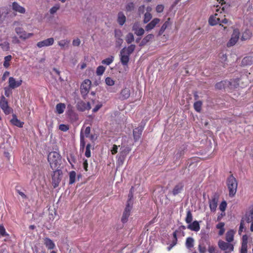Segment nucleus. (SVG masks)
<instances>
[{"instance_id": "obj_24", "label": "nucleus", "mask_w": 253, "mask_h": 253, "mask_svg": "<svg viewBox=\"0 0 253 253\" xmlns=\"http://www.w3.org/2000/svg\"><path fill=\"white\" fill-rule=\"evenodd\" d=\"M235 232L233 230H230L226 233V240L229 243L233 241Z\"/></svg>"}, {"instance_id": "obj_36", "label": "nucleus", "mask_w": 253, "mask_h": 253, "mask_svg": "<svg viewBox=\"0 0 253 253\" xmlns=\"http://www.w3.org/2000/svg\"><path fill=\"white\" fill-rule=\"evenodd\" d=\"M76 173L74 171H71L69 173V184H72L75 182Z\"/></svg>"}, {"instance_id": "obj_6", "label": "nucleus", "mask_w": 253, "mask_h": 253, "mask_svg": "<svg viewBox=\"0 0 253 253\" xmlns=\"http://www.w3.org/2000/svg\"><path fill=\"white\" fill-rule=\"evenodd\" d=\"M131 151V148L128 146H122L120 148V152L118 158V163L120 165H122L126 159L127 154Z\"/></svg>"}, {"instance_id": "obj_13", "label": "nucleus", "mask_w": 253, "mask_h": 253, "mask_svg": "<svg viewBox=\"0 0 253 253\" xmlns=\"http://www.w3.org/2000/svg\"><path fill=\"white\" fill-rule=\"evenodd\" d=\"M54 39L53 38H49L38 42L37 44V45L39 48H42L43 47L52 45L54 43Z\"/></svg>"}, {"instance_id": "obj_15", "label": "nucleus", "mask_w": 253, "mask_h": 253, "mask_svg": "<svg viewBox=\"0 0 253 253\" xmlns=\"http://www.w3.org/2000/svg\"><path fill=\"white\" fill-rule=\"evenodd\" d=\"M132 30L137 36H141L144 33V30L140 27L139 23H135L132 26Z\"/></svg>"}, {"instance_id": "obj_44", "label": "nucleus", "mask_w": 253, "mask_h": 253, "mask_svg": "<svg viewBox=\"0 0 253 253\" xmlns=\"http://www.w3.org/2000/svg\"><path fill=\"white\" fill-rule=\"evenodd\" d=\"M59 8L60 5L59 4H56L50 9L49 12L51 14H54L59 9Z\"/></svg>"}, {"instance_id": "obj_58", "label": "nucleus", "mask_w": 253, "mask_h": 253, "mask_svg": "<svg viewBox=\"0 0 253 253\" xmlns=\"http://www.w3.org/2000/svg\"><path fill=\"white\" fill-rule=\"evenodd\" d=\"M56 174V172L54 173V176L52 177V184L54 188L56 187L59 184V180L58 179L57 180H55V175Z\"/></svg>"}, {"instance_id": "obj_7", "label": "nucleus", "mask_w": 253, "mask_h": 253, "mask_svg": "<svg viewBox=\"0 0 253 253\" xmlns=\"http://www.w3.org/2000/svg\"><path fill=\"white\" fill-rule=\"evenodd\" d=\"M219 248L225 253H229L234 250L233 245L227 242H225L222 240H219L218 242Z\"/></svg>"}, {"instance_id": "obj_33", "label": "nucleus", "mask_w": 253, "mask_h": 253, "mask_svg": "<svg viewBox=\"0 0 253 253\" xmlns=\"http://www.w3.org/2000/svg\"><path fill=\"white\" fill-rule=\"evenodd\" d=\"M12 59V56L10 55L6 56L4 58V62L3 65L4 68H7L10 66V62Z\"/></svg>"}, {"instance_id": "obj_63", "label": "nucleus", "mask_w": 253, "mask_h": 253, "mask_svg": "<svg viewBox=\"0 0 253 253\" xmlns=\"http://www.w3.org/2000/svg\"><path fill=\"white\" fill-rule=\"evenodd\" d=\"M215 247L213 246H210L209 245L208 247V252L209 253H215Z\"/></svg>"}, {"instance_id": "obj_43", "label": "nucleus", "mask_w": 253, "mask_h": 253, "mask_svg": "<svg viewBox=\"0 0 253 253\" xmlns=\"http://www.w3.org/2000/svg\"><path fill=\"white\" fill-rule=\"evenodd\" d=\"M192 220H193L192 214L191 211H187L185 221H186V223L189 224V223H190L191 222H192Z\"/></svg>"}, {"instance_id": "obj_16", "label": "nucleus", "mask_w": 253, "mask_h": 253, "mask_svg": "<svg viewBox=\"0 0 253 253\" xmlns=\"http://www.w3.org/2000/svg\"><path fill=\"white\" fill-rule=\"evenodd\" d=\"M12 9L17 12L24 14L26 12L25 8L19 5L17 2H13L12 3Z\"/></svg>"}, {"instance_id": "obj_40", "label": "nucleus", "mask_w": 253, "mask_h": 253, "mask_svg": "<svg viewBox=\"0 0 253 253\" xmlns=\"http://www.w3.org/2000/svg\"><path fill=\"white\" fill-rule=\"evenodd\" d=\"M114 61V57L113 56H111L108 58H107L104 60H103L101 63L103 64H105L107 65H109L111 64Z\"/></svg>"}, {"instance_id": "obj_39", "label": "nucleus", "mask_w": 253, "mask_h": 253, "mask_svg": "<svg viewBox=\"0 0 253 253\" xmlns=\"http://www.w3.org/2000/svg\"><path fill=\"white\" fill-rule=\"evenodd\" d=\"M115 36L118 40V42L121 43L123 40L121 38L122 36V33L121 30H116L115 31Z\"/></svg>"}, {"instance_id": "obj_42", "label": "nucleus", "mask_w": 253, "mask_h": 253, "mask_svg": "<svg viewBox=\"0 0 253 253\" xmlns=\"http://www.w3.org/2000/svg\"><path fill=\"white\" fill-rule=\"evenodd\" d=\"M252 57L250 56L245 57L242 60V64L245 65H250L252 64Z\"/></svg>"}, {"instance_id": "obj_4", "label": "nucleus", "mask_w": 253, "mask_h": 253, "mask_svg": "<svg viewBox=\"0 0 253 253\" xmlns=\"http://www.w3.org/2000/svg\"><path fill=\"white\" fill-rule=\"evenodd\" d=\"M132 187L130 189V193L128 195V200L127 201V205L125 209V211L123 212V216L122 217V221L123 223L126 222L127 220L128 217H129L130 213V211L132 208V198L133 197L132 192Z\"/></svg>"}, {"instance_id": "obj_27", "label": "nucleus", "mask_w": 253, "mask_h": 253, "mask_svg": "<svg viewBox=\"0 0 253 253\" xmlns=\"http://www.w3.org/2000/svg\"><path fill=\"white\" fill-rule=\"evenodd\" d=\"M224 226H225V224L224 222H220L218 223L216 225V228L219 230V231L218 232V235L219 236H221L224 234V233L225 232Z\"/></svg>"}, {"instance_id": "obj_37", "label": "nucleus", "mask_w": 253, "mask_h": 253, "mask_svg": "<svg viewBox=\"0 0 253 253\" xmlns=\"http://www.w3.org/2000/svg\"><path fill=\"white\" fill-rule=\"evenodd\" d=\"M152 18V15L149 12H146L144 14L143 22L144 24L149 22Z\"/></svg>"}, {"instance_id": "obj_32", "label": "nucleus", "mask_w": 253, "mask_h": 253, "mask_svg": "<svg viewBox=\"0 0 253 253\" xmlns=\"http://www.w3.org/2000/svg\"><path fill=\"white\" fill-rule=\"evenodd\" d=\"M194 239L192 237H188L186 241V247L188 249H191L194 246Z\"/></svg>"}, {"instance_id": "obj_14", "label": "nucleus", "mask_w": 253, "mask_h": 253, "mask_svg": "<svg viewBox=\"0 0 253 253\" xmlns=\"http://www.w3.org/2000/svg\"><path fill=\"white\" fill-rule=\"evenodd\" d=\"M160 19L158 18H154L151 22L146 25L145 27V30L148 32L152 30L160 23Z\"/></svg>"}, {"instance_id": "obj_55", "label": "nucleus", "mask_w": 253, "mask_h": 253, "mask_svg": "<svg viewBox=\"0 0 253 253\" xmlns=\"http://www.w3.org/2000/svg\"><path fill=\"white\" fill-rule=\"evenodd\" d=\"M83 109H82V111L85 110H88L91 109V106L89 102H87L86 103H83Z\"/></svg>"}, {"instance_id": "obj_56", "label": "nucleus", "mask_w": 253, "mask_h": 253, "mask_svg": "<svg viewBox=\"0 0 253 253\" xmlns=\"http://www.w3.org/2000/svg\"><path fill=\"white\" fill-rule=\"evenodd\" d=\"M183 155V151H178L174 155V158L176 160L179 159L181 156Z\"/></svg>"}, {"instance_id": "obj_2", "label": "nucleus", "mask_w": 253, "mask_h": 253, "mask_svg": "<svg viewBox=\"0 0 253 253\" xmlns=\"http://www.w3.org/2000/svg\"><path fill=\"white\" fill-rule=\"evenodd\" d=\"M60 161L61 156L59 153L53 151L49 153L48 155V162L53 170H55L58 168Z\"/></svg>"}, {"instance_id": "obj_29", "label": "nucleus", "mask_w": 253, "mask_h": 253, "mask_svg": "<svg viewBox=\"0 0 253 253\" xmlns=\"http://www.w3.org/2000/svg\"><path fill=\"white\" fill-rule=\"evenodd\" d=\"M181 229L180 228H179L178 230H176L173 233V240L171 243V248L173 247L176 244L177 241V235L178 233H181Z\"/></svg>"}, {"instance_id": "obj_35", "label": "nucleus", "mask_w": 253, "mask_h": 253, "mask_svg": "<svg viewBox=\"0 0 253 253\" xmlns=\"http://www.w3.org/2000/svg\"><path fill=\"white\" fill-rule=\"evenodd\" d=\"M210 208L211 211H214L217 207V201L215 199H213L210 201Z\"/></svg>"}, {"instance_id": "obj_28", "label": "nucleus", "mask_w": 253, "mask_h": 253, "mask_svg": "<svg viewBox=\"0 0 253 253\" xmlns=\"http://www.w3.org/2000/svg\"><path fill=\"white\" fill-rule=\"evenodd\" d=\"M126 18L125 15L122 12H120L118 13V22L120 25H123L125 23Z\"/></svg>"}, {"instance_id": "obj_22", "label": "nucleus", "mask_w": 253, "mask_h": 253, "mask_svg": "<svg viewBox=\"0 0 253 253\" xmlns=\"http://www.w3.org/2000/svg\"><path fill=\"white\" fill-rule=\"evenodd\" d=\"M0 46L4 51L8 50L9 49V43L7 40H4L0 37Z\"/></svg>"}, {"instance_id": "obj_30", "label": "nucleus", "mask_w": 253, "mask_h": 253, "mask_svg": "<svg viewBox=\"0 0 253 253\" xmlns=\"http://www.w3.org/2000/svg\"><path fill=\"white\" fill-rule=\"evenodd\" d=\"M252 35V32L249 30H246L243 33L241 40L245 41L249 39Z\"/></svg>"}, {"instance_id": "obj_54", "label": "nucleus", "mask_w": 253, "mask_h": 253, "mask_svg": "<svg viewBox=\"0 0 253 253\" xmlns=\"http://www.w3.org/2000/svg\"><path fill=\"white\" fill-rule=\"evenodd\" d=\"M247 244L242 243L241 250V253H247Z\"/></svg>"}, {"instance_id": "obj_61", "label": "nucleus", "mask_w": 253, "mask_h": 253, "mask_svg": "<svg viewBox=\"0 0 253 253\" xmlns=\"http://www.w3.org/2000/svg\"><path fill=\"white\" fill-rule=\"evenodd\" d=\"M81 41L79 39L77 38L73 41V45L74 46H79L80 44Z\"/></svg>"}, {"instance_id": "obj_5", "label": "nucleus", "mask_w": 253, "mask_h": 253, "mask_svg": "<svg viewBox=\"0 0 253 253\" xmlns=\"http://www.w3.org/2000/svg\"><path fill=\"white\" fill-rule=\"evenodd\" d=\"M222 11H224V7H223L221 9L219 8L216 9V12L214 15L210 16L209 18V22L210 25L214 26L220 23V19L222 16Z\"/></svg>"}, {"instance_id": "obj_45", "label": "nucleus", "mask_w": 253, "mask_h": 253, "mask_svg": "<svg viewBox=\"0 0 253 253\" xmlns=\"http://www.w3.org/2000/svg\"><path fill=\"white\" fill-rule=\"evenodd\" d=\"M126 41L127 43H130L134 41V36L132 33H128L126 38Z\"/></svg>"}, {"instance_id": "obj_50", "label": "nucleus", "mask_w": 253, "mask_h": 253, "mask_svg": "<svg viewBox=\"0 0 253 253\" xmlns=\"http://www.w3.org/2000/svg\"><path fill=\"white\" fill-rule=\"evenodd\" d=\"M80 146H81V150H84V147H85V141L84 139V136L82 134V133H81V139H80Z\"/></svg>"}, {"instance_id": "obj_46", "label": "nucleus", "mask_w": 253, "mask_h": 253, "mask_svg": "<svg viewBox=\"0 0 253 253\" xmlns=\"http://www.w3.org/2000/svg\"><path fill=\"white\" fill-rule=\"evenodd\" d=\"M202 102L198 101L196 102L194 104V109L198 112H200L202 107Z\"/></svg>"}, {"instance_id": "obj_60", "label": "nucleus", "mask_w": 253, "mask_h": 253, "mask_svg": "<svg viewBox=\"0 0 253 253\" xmlns=\"http://www.w3.org/2000/svg\"><path fill=\"white\" fill-rule=\"evenodd\" d=\"M118 146L116 145H114L111 150V153L113 155L116 154L118 152Z\"/></svg>"}, {"instance_id": "obj_25", "label": "nucleus", "mask_w": 253, "mask_h": 253, "mask_svg": "<svg viewBox=\"0 0 253 253\" xmlns=\"http://www.w3.org/2000/svg\"><path fill=\"white\" fill-rule=\"evenodd\" d=\"M70 42V40L67 39L62 40L58 42V44L62 49H65L69 47Z\"/></svg>"}, {"instance_id": "obj_62", "label": "nucleus", "mask_w": 253, "mask_h": 253, "mask_svg": "<svg viewBox=\"0 0 253 253\" xmlns=\"http://www.w3.org/2000/svg\"><path fill=\"white\" fill-rule=\"evenodd\" d=\"M0 234L3 236L6 235L5 230L3 225H0Z\"/></svg>"}, {"instance_id": "obj_12", "label": "nucleus", "mask_w": 253, "mask_h": 253, "mask_svg": "<svg viewBox=\"0 0 253 253\" xmlns=\"http://www.w3.org/2000/svg\"><path fill=\"white\" fill-rule=\"evenodd\" d=\"M22 83V80L16 81L13 77H10L8 79V86L10 88L14 89L20 86Z\"/></svg>"}, {"instance_id": "obj_23", "label": "nucleus", "mask_w": 253, "mask_h": 253, "mask_svg": "<svg viewBox=\"0 0 253 253\" xmlns=\"http://www.w3.org/2000/svg\"><path fill=\"white\" fill-rule=\"evenodd\" d=\"M10 122L13 125L19 127H23V125L24 124V123L19 120L14 115H13L12 119L11 120Z\"/></svg>"}, {"instance_id": "obj_1", "label": "nucleus", "mask_w": 253, "mask_h": 253, "mask_svg": "<svg viewBox=\"0 0 253 253\" xmlns=\"http://www.w3.org/2000/svg\"><path fill=\"white\" fill-rule=\"evenodd\" d=\"M135 48V45L131 44L125 47L120 51V61L123 66H127L129 60V56Z\"/></svg>"}, {"instance_id": "obj_10", "label": "nucleus", "mask_w": 253, "mask_h": 253, "mask_svg": "<svg viewBox=\"0 0 253 253\" xmlns=\"http://www.w3.org/2000/svg\"><path fill=\"white\" fill-rule=\"evenodd\" d=\"M240 32L238 29H235L231 35V37L229 41L227 43L228 47L234 45L238 42L239 39Z\"/></svg>"}, {"instance_id": "obj_31", "label": "nucleus", "mask_w": 253, "mask_h": 253, "mask_svg": "<svg viewBox=\"0 0 253 253\" xmlns=\"http://www.w3.org/2000/svg\"><path fill=\"white\" fill-rule=\"evenodd\" d=\"M245 219L248 223L251 222L253 220V208L246 213Z\"/></svg>"}, {"instance_id": "obj_17", "label": "nucleus", "mask_w": 253, "mask_h": 253, "mask_svg": "<svg viewBox=\"0 0 253 253\" xmlns=\"http://www.w3.org/2000/svg\"><path fill=\"white\" fill-rule=\"evenodd\" d=\"M143 131V127H138L133 131V138L135 141H138L140 138Z\"/></svg>"}, {"instance_id": "obj_38", "label": "nucleus", "mask_w": 253, "mask_h": 253, "mask_svg": "<svg viewBox=\"0 0 253 253\" xmlns=\"http://www.w3.org/2000/svg\"><path fill=\"white\" fill-rule=\"evenodd\" d=\"M154 38V35L153 34H148L146 36H145L142 40L141 42L142 44H145L150 41L153 39Z\"/></svg>"}, {"instance_id": "obj_3", "label": "nucleus", "mask_w": 253, "mask_h": 253, "mask_svg": "<svg viewBox=\"0 0 253 253\" xmlns=\"http://www.w3.org/2000/svg\"><path fill=\"white\" fill-rule=\"evenodd\" d=\"M227 185L229 190L230 197H233L236 192L238 183L236 178L232 175H230L227 180Z\"/></svg>"}, {"instance_id": "obj_59", "label": "nucleus", "mask_w": 253, "mask_h": 253, "mask_svg": "<svg viewBox=\"0 0 253 253\" xmlns=\"http://www.w3.org/2000/svg\"><path fill=\"white\" fill-rule=\"evenodd\" d=\"M59 129L63 131H66L69 129V127H68V126L64 124L60 125L59 126Z\"/></svg>"}, {"instance_id": "obj_52", "label": "nucleus", "mask_w": 253, "mask_h": 253, "mask_svg": "<svg viewBox=\"0 0 253 253\" xmlns=\"http://www.w3.org/2000/svg\"><path fill=\"white\" fill-rule=\"evenodd\" d=\"M134 7V4L132 2L128 3L126 7V10L127 11H131L133 10Z\"/></svg>"}, {"instance_id": "obj_26", "label": "nucleus", "mask_w": 253, "mask_h": 253, "mask_svg": "<svg viewBox=\"0 0 253 253\" xmlns=\"http://www.w3.org/2000/svg\"><path fill=\"white\" fill-rule=\"evenodd\" d=\"M66 108V105L64 103H59L56 106V111L58 114H62Z\"/></svg>"}, {"instance_id": "obj_49", "label": "nucleus", "mask_w": 253, "mask_h": 253, "mask_svg": "<svg viewBox=\"0 0 253 253\" xmlns=\"http://www.w3.org/2000/svg\"><path fill=\"white\" fill-rule=\"evenodd\" d=\"M90 147L91 145L90 144H88L86 146L85 156L87 158H89L91 156Z\"/></svg>"}, {"instance_id": "obj_11", "label": "nucleus", "mask_w": 253, "mask_h": 253, "mask_svg": "<svg viewBox=\"0 0 253 253\" xmlns=\"http://www.w3.org/2000/svg\"><path fill=\"white\" fill-rule=\"evenodd\" d=\"M0 106L5 114H9L11 109L8 105V102L4 96H2L0 101Z\"/></svg>"}, {"instance_id": "obj_19", "label": "nucleus", "mask_w": 253, "mask_h": 253, "mask_svg": "<svg viewBox=\"0 0 253 253\" xmlns=\"http://www.w3.org/2000/svg\"><path fill=\"white\" fill-rule=\"evenodd\" d=\"M187 228L192 231L196 232L199 231L200 229L199 223L197 221H194L193 222L189 223Z\"/></svg>"}, {"instance_id": "obj_57", "label": "nucleus", "mask_w": 253, "mask_h": 253, "mask_svg": "<svg viewBox=\"0 0 253 253\" xmlns=\"http://www.w3.org/2000/svg\"><path fill=\"white\" fill-rule=\"evenodd\" d=\"M164 6L162 4L158 5L156 6V10L158 13H161L163 11Z\"/></svg>"}, {"instance_id": "obj_53", "label": "nucleus", "mask_w": 253, "mask_h": 253, "mask_svg": "<svg viewBox=\"0 0 253 253\" xmlns=\"http://www.w3.org/2000/svg\"><path fill=\"white\" fill-rule=\"evenodd\" d=\"M227 207V204L225 201H222L219 205V210L222 211H224Z\"/></svg>"}, {"instance_id": "obj_8", "label": "nucleus", "mask_w": 253, "mask_h": 253, "mask_svg": "<svg viewBox=\"0 0 253 253\" xmlns=\"http://www.w3.org/2000/svg\"><path fill=\"white\" fill-rule=\"evenodd\" d=\"M15 31L19 36V38L24 40H27L33 36V33H27L21 27L16 28Z\"/></svg>"}, {"instance_id": "obj_21", "label": "nucleus", "mask_w": 253, "mask_h": 253, "mask_svg": "<svg viewBox=\"0 0 253 253\" xmlns=\"http://www.w3.org/2000/svg\"><path fill=\"white\" fill-rule=\"evenodd\" d=\"M130 96V90L128 88L125 87L123 89L120 93V98L122 100L127 99Z\"/></svg>"}, {"instance_id": "obj_9", "label": "nucleus", "mask_w": 253, "mask_h": 253, "mask_svg": "<svg viewBox=\"0 0 253 253\" xmlns=\"http://www.w3.org/2000/svg\"><path fill=\"white\" fill-rule=\"evenodd\" d=\"M91 82L88 79H85L83 82L80 88L82 94L85 95L88 93L91 87Z\"/></svg>"}, {"instance_id": "obj_41", "label": "nucleus", "mask_w": 253, "mask_h": 253, "mask_svg": "<svg viewBox=\"0 0 253 253\" xmlns=\"http://www.w3.org/2000/svg\"><path fill=\"white\" fill-rule=\"evenodd\" d=\"M105 71V67L103 66H99L96 69V73L98 76H101Z\"/></svg>"}, {"instance_id": "obj_18", "label": "nucleus", "mask_w": 253, "mask_h": 253, "mask_svg": "<svg viewBox=\"0 0 253 253\" xmlns=\"http://www.w3.org/2000/svg\"><path fill=\"white\" fill-rule=\"evenodd\" d=\"M184 184L182 182H180L176 184L173 188L172 193L174 196H175L179 193H181L183 190Z\"/></svg>"}, {"instance_id": "obj_47", "label": "nucleus", "mask_w": 253, "mask_h": 253, "mask_svg": "<svg viewBox=\"0 0 253 253\" xmlns=\"http://www.w3.org/2000/svg\"><path fill=\"white\" fill-rule=\"evenodd\" d=\"M225 15L222 14V18L220 19V25H222V24L230 25L231 22L229 20L225 18Z\"/></svg>"}, {"instance_id": "obj_48", "label": "nucleus", "mask_w": 253, "mask_h": 253, "mask_svg": "<svg viewBox=\"0 0 253 253\" xmlns=\"http://www.w3.org/2000/svg\"><path fill=\"white\" fill-rule=\"evenodd\" d=\"M105 82L108 86H113L115 84L114 80L110 77H107L105 80Z\"/></svg>"}, {"instance_id": "obj_34", "label": "nucleus", "mask_w": 253, "mask_h": 253, "mask_svg": "<svg viewBox=\"0 0 253 253\" xmlns=\"http://www.w3.org/2000/svg\"><path fill=\"white\" fill-rule=\"evenodd\" d=\"M169 18H168V20L163 24L162 26L160 31L159 32V35H162L165 30L168 28V27L169 25Z\"/></svg>"}, {"instance_id": "obj_51", "label": "nucleus", "mask_w": 253, "mask_h": 253, "mask_svg": "<svg viewBox=\"0 0 253 253\" xmlns=\"http://www.w3.org/2000/svg\"><path fill=\"white\" fill-rule=\"evenodd\" d=\"M198 249L200 253H205L206 252V248L204 244L200 243L199 245Z\"/></svg>"}, {"instance_id": "obj_64", "label": "nucleus", "mask_w": 253, "mask_h": 253, "mask_svg": "<svg viewBox=\"0 0 253 253\" xmlns=\"http://www.w3.org/2000/svg\"><path fill=\"white\" fill-rule=\"evenodd\" d=\"M102 105L101 103L97 104L95 107L93 109L92 112L95 113L101 107Z\"/></svg>"}, {"instance_id": "obj_20", "label": "nucleus", "mask_w": 253, "mask_h": 253, "mask_svg": "<svg viewBox=\"0 0 253 253\" xmlns=\"http://www.w3.org/2000/svg\"><path fill=\"white\" fill-rule=\"evenodd\" d=\"M44 244L48 250H52L55 247L54 242L48 238L44 239Z\"/></svg>"}]
</instances>
